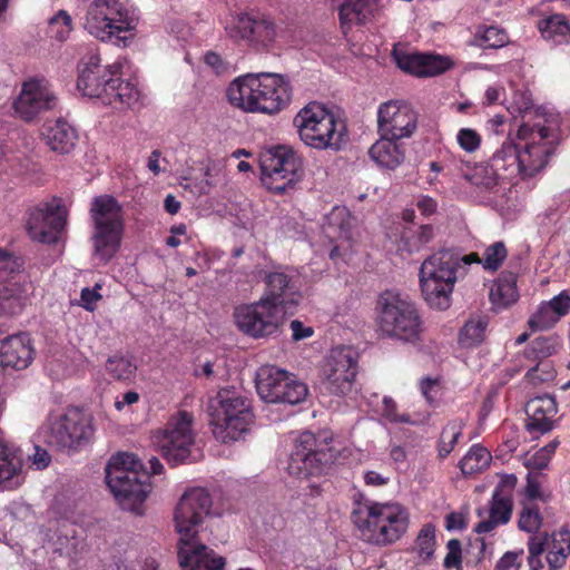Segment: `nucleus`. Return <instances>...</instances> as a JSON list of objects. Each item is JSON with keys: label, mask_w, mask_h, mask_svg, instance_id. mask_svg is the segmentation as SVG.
Instances as JSON below:
<instances>
[{"label": "nucleus", "mask_w": 570, "mask_h": 570, "mask_svg": "<svg viewBox=\"0 0 570 570\" xmlns=\"http://www.w3.org/2000/svg\"><path fill=\"white\" fill-rule=\"evenodd\" d=\"M118 69V63L102 66L97 53H89L78 65L77 88L83 96L98 98L115 109L132 107L139 100V91L131 82L116 77Z\"/></svg>", "instance_id": "1"}, {"label": "nucleus", "mask_w": 570, "mask_h": 570, "mask_svg": "<svg viewBox=\"0 0 570 570\" xmlns=\"http://www.w3.org/2000/svg\"><path fill=\"white\" fill-rule=\"evenodd\" d=\"M232 105L245 111L275 114L291 100L288 83L277 73H248L234 80L227 90Z\"/></svg>", "instance_id": "2"}, {"label": "nucleus", "mask_w": 570, "mask_h": 570, "mask_svg": "<svg viewBox=\"0 0 570 570\" xmlns=\"http://www.w3.org/2000/svg\"><path fill=\"white\" fill-rule=\"evenodd\" d=\"M375 325L385 338L406 344L422 340L423 320L416 304L409 295L386 289L376 299Z\"/></svg>", "instance_id": "3"}, {"label": "nucleus", "mask_w": 570, "mask_h": 570, "mask_svg": "<svg viewBox=\"0 0 570 570\" xmlns=\"http://www.w3.org/2000/svg\"><path fill=\"white\" fill-rule=\"evenodd\" d=\"M106 482L122 509L142 513V503L151 491L150 475L132 453H118L106 465Z\"/></svg>", "instance_id": "4"}, {"label": "nucleus", "mask_w": 570, "mask_h": 570, "mask_svg": "<svg viewBox=\"0 0 570 570\" xmlns=\"http://www.w3.org/2000/svg\"><path fill=\"white\" fill-rule=\"evenodd\" d=\"M208 413L213 434L223 443L242 439L254 423L250 401L234 389L218 391L209 400Z\"/></svg>", "instance_id": "5"}, {"label": "nucleus", "mask_w": 570, "mask_h": 570, "mask_svg": "<svg viewBox=\"0 0 570 570\" xmlns=\"http://www.w3.org/2000/svg\"><path fill=\"white\" fill-rule=\"evenodd\" d=\"M460 256L450 249L439 250L429 256L420 268V284L426 303L435 309H446L458 279Z\"/></svg>", "instance_id": "6"}, {"label": "nucleus", "mask_w": 570, "mask_h": 570, "mask_svg": "<svg viewBox=\"0 0 570 570\" xmlns=\"http://www.w3.org/2000/svg\"><path fill=\"white\" fill-rule=\"evenodd\" d=\"M301 140L316 149L338 150L345 141V125L325 106L313 102L294 118Z\"/></svg>", "instance_id": "7"}, {"label": "nucleus", "mask_w": 570, "mask_h": 570, "mask_svg": "<svg viewBox=\"0 0 570 570\" xmlns=\"http://www.w3.org/2000/svg\"><path fill=\"white\" fill-rule=\"evenodd\" d=\"M94 433L89 417L79 409L50 413L42 425L45 442L62 452H76L85 446Z\"/></svg>", "instance_id": "8"}, {"label": "nucleus", "mask_w": 570, "mask_h": 570, "mask_svg": "<svg viewBox=\"0 0 570 570\" xmlns=\"http://www.w3.org/2000/svg\"><path fill=\"white\" fill-rule=\"evenodd\" d=\"M365 517L358 523V537L367 543L389 546L396 542L407 530L409 514L397 504L372 503L365 508Z\"/></svg>", "instance_id": "9"}, {"label": "nucleus", "mask_w": 570, "mask_h": 570, "mask_svg": "<svg viewBox=\"0 0 570 570\" xmlns=\"http://www.w3.org/2000/svg\"><path fill=\"white\" fill-rule=\"evenodd\" d=\"M89 2L79 17L83 29L95 38L115 43L124 41L120 35L134 28V20L118 0H81Z\"/></svg>", "instance_id": "10"}, {"label": "nucleus", "mask_w": 570, "mask_h": 570, "mask_svg": "<svg viewBox=\"0 0 570 570\" xmlns=\"http://www.w3.org/2000/svg\"><path fill=\"white\" fill-rule=\"evenodd\" d=\"M335 459L336 451L327 436L305 431L296 440L287 469L296 478L318 476L327 473Z\"/></svg>", "instance_id": "11"}, {"label": "nucleus", "mask_w": 570, "mask_h": 570, "mask_svg": "<svg viewBox=\"0 0 570 570\" xmlns=\"http://www.w3.org/2000/svg\"><path fill=\"white\" fill-rule=\"evenodd\" d=\"M91 217L95 223L92 235L95 255L107 263L120 246L121 207L114 197L99 196L92 202Z\"/></svg>", "instance_id": "12"}, {"label": "nucleus", "mask_w": 570, "mask_h": 570, "mask_svg": "<svg viewBox=\"0 0 570 570\" xmlns=\"http://www.w3.org/2000/svg\"><path fill=\"white\" fill-rule=\"evenodd\" d=\"M212 507V497L204 488H191L181 494L174 511L179 544L198 541V534L203 530L205 520L210 515Z\"/></svg>", "instance_id": "13"}, {"label": "nucleus", "mask_w": 570, "mask_h": 570, "mask_svg": "<svg viewBox=\"0 0 570 570\" xmlns=\"http://www.w3.org/2000/svg\"><path fill=\"white\" fill-rule=\"evenodd\" d=\"M256 390L266 403L298 404L308 393L307 386L285 370L265 365L256 373Z\"/></svg>", "instance_id": "14"}, {"label": "nucleus", "mask_w": 570, "mask_h": 570, "mask_svg": "<svg viewBox=\"0 0 570 570\" xmlns=\"http://www.w3.org/2000/svg\"><path fill=\"white\" fill-rule=\"evenodd\" d=\"M194 416L187 411H179L171 416L164 430L154 435V443L161 455L171 464L185 463L191 454L195 434L191 430Z\"/></svg>", "instance_id": "15"}, {"label": "nucleus", "mask_w": 570, "mask_h": 570, "mask_svg": "<svg viewBox=\"0 0 570 570\" xmlns=\"http://www.w3.org/2000/svg\"><path fill=\"white\" fill-rule=\"evenodd\" d=\"M262 180L276 194H282L302 176V160L286 146H278L261 155Z\"/></svg>", "instance_id": "16"}, {"label": "nucleus", "mask_w": 570, "mask_h": 570, "mask_svg": "<svg viewBox=\"0 0 570 570\" xmlns=\"http://www.w3.org/2000/svg\"><path fill=\"white\" fill-rule=\"evenodd\" d=\"M285 311L275 304L268 303V298L236 307L234 317L238 328L252 337H265L273 335L285 320Z\"/></svg>", "instance_id": "17"}, {"label": "nucleus", "mask_w": 570, "mask_h": 570, "mask_svg": "<svg viewBox=\"0 0 570 570\" xmlns=\"http://www.w3.org/2000/svg\"><path fill=\"white\" fill-rule=\"evenodd\" d=\"M323 383L333 394H346L352 391L356 377V348L353 346H336L325 360Z\"/></svg>", "instance_id": "18"}, {"label": "nucleus", "mask_w": 570, "mask_h": 570, "mask_svg": "<svg viewBox=\"0 0 570 570\" xmlns=\"http://www.w3.org/2000/svg\"><path fill=\"white\" fill-rule=\"evenodd\" d=\"M67 224V210L61 199L53 198L31 210L27 230L32 240L55 244Z\"/></svg>", "instance_id": "19"}, {"label": "nucleus", "mask_w": 570, "mask_h": 570, "mask_svg": "<svg viewBox=\"0 0 570 570\" xmlns=\"http://www.w3.org/2000/svg\"><path fill=\"white\" fill-rule=\"evenodd\" d=\"M57 104L58 98L47 82L39 79H29L22 83L12 108L18 118L23 121H32L42 112L56 108Z\"/></svg>", "instance_id": "20"}, {"label": "nucleus", "mask_w": 570, "mask_h": 570, "mask_svg": "<svg viewBox=\"0 0 570 570\" xmlns=\"http://www.w3.org/2000/svg\"><path fill=\"white\" fill-rule=\"evenodd\" d=\"M377 128L394 139L410 138L417 128V114L403 100L383 102L377 110Z\"/></svg>", "instance_id": "21"}, {"label": "nucleus", "mask_w": 570, "mask_h": 570, "mask_svg": "<svg viewBox=\"0 0 570 570\" xmlns=\"http://www.w3.org/2000/svg\"><path fill=\"white\" fill-rule=\"evenodd\" d=\"M265 291L262 298H268V303L275 304L285 311L292 313L298 304L301 294L292 278L282 272L265 273Z\"/></svg>", "instance_id": "22"}, {"label": "nucleus", "mask_w": 570, "mask_h": 570, "mask_svg": "<svg viewBox=\"0 0 570 570\" xmlns=\"http://www.w3.org/2000/svg\"><path fill=\"white\" fill-rule=\"evenodd\" d=\"M550 137H552L551 130L547 127H540L538 129V140L525 144L521 151L523 177H532L546 167L556 148V142L549 140Z\"/></svg>", "instance_id": "23"}, {"label": "nucleus", "mask_w": 570, "mask_h": 570, "mask_svg": "<svg viewBox=\"0 0 570 570\" xmlns=\"http://www.w3.org/2000/svg\"><path fill=\"white\" fill-rule=\"evenodd\" d=\"M33 347L28 334L10 335L1 341L0 364L4 368L24 370L33 360Z\"/></svg>", "instance_id": "24"}, {"label": "nucleus", "mask_w": 570, "mask_h": 570, "mask_svg": "<svg viewBox=\"0 0 570 570\" xmlns=\"http://www.w3.org/2000/svg\"><path fill=\"white\" fill-rule=\"evenodd\" d=\"M179 563L183 570H223L224 559L199 541L179 544Z\"/></svg>", "instance_id": "25"}, {"label": "nucleus", "mask_w": 570, "mask_h": 570, "mask_svg": "<svg viewBox=\"0 0 570 570\" xmlns=\"http://www.w3.org/2000/svg\"><path fill=\"white\" fill-rule=\"evenodd\" d=\"M525 413L528 415L527 429L530 432H549L553 425L552 419L557 413L556 400L548 394L533 397L525 404Z\"/></svg>", "instance_id": "26"}, {"label": "nucleus", "mask_w": 570, "mask_h": 570, "mask_svg": "<svg viewBox=\"0 0 570 570\" xmlns=\"http://www.w3.org/2000/svg\"><path fill=\"white\" fill-rule=\"evenodd\" d=\"M32 289L26 276L4 284L0 289V312L10 316L20 314L29 303Z\"/></svg>", "instance_id": "27"}, {"label": "nucleus", "mask_w": 570, "mask_h": 570, "mask_svg": "<svg viewBox=\"0 0 570 570\" xmlns=\"http://www.w3.org/2000/svg\"><path fill=\"white\" fill-rule=\"evenodd\" d=\"M386 135H381L368 149L371 160L380 168L394 170L401 166L405 159V148L403 144L397 142Z\"/></svg>", "instance_id": "28"}, {"label": "nucleus", "mask_w": 570, "mask_h": 570, "mask_svg": "<svg viewBox=\"0 0 570 570\" xmlns=\"http://www.w3.org/2000/svg\"><path fill=\"white\" fill-rule=\"evenodd\" d=\"M42 136L48 147L61 155L69 154L78 139L76 129L63 119L48 122Z\"/></svg>", "instance_id": "29"}, {"label": "nucleus", "mask_w": 570, "mask_h": 570, "mask_svg": "<svg viewBox=\"0 0 570 570\" xmlns=\"http://www.w3.org/2000/svg\"><path fill=\"white\" fill-rule=\"evenodd\" d=\"M491 165L502 179L523 176L521 150L513 139H505L491 158Z\"/></svg>", "instance_id": "30"}, {"label": "nucleus", "mask_w": 570, "mask_h": 570, "mask_svg": "<svg viewBox=\"0 0 570 570\" xmlns=\"http://www.w3.org/2000/svg\"><path fill=\"white\" fill-rule=\"evenodd\" d=\"M21 469V451L0 443V484H4L7 488L19 485Z\"/></svg>", "instance_id": "31"}, {"label": "nucleus", "mask_w": 570, "mask_h": 570, "mask_svg": "<svg viewBox=\"0 0 570 570\" xmlns=\"http://www.w3.org/2000/svg\"><path fill=\"white\" fill-rule=\"evenodd\" d=\"M519 298L517 289V275L512 272H502L490 288V301L495 309L507 308Z\"/></svg>", "instance_id": "32"}, {"label": "nucleus", "mask_w": 570, "mask_h": 570, "mask_svg": "<svg viewBox=\"0 0 570 570\" xmlns=\"http://www.w3.org/2000/svg\"><path fill=\"white\" fill-rule=\"evenodd\" d=\"M538 28L542 37L553 43H563L570 38V24L562 14H552L540 20Z\"/></svg>", "instance_id": "33"}, {"label": "nucleus", "mask_w": 570, "mask_h": 570, "mask_svg": "<svg viewBox=\"0 0 570 570\" xmlns=\"http://www.w3.org/2000/svg\"><path fill=\"white\" fill-rule=\"evenodd\" d=\"M570 552V532L561 529L553 532L550 538V547H548L547 561L551 569L561 568Z\"/></svg>", "instance_id": "34"}, {"label": "nucleus", "mask_w": 570, "mask_h": 570, "mask_svg": "<svg viewBox=\"0 0 570 570\" xmlns=\"http://www.w3.org/2000/svg\"><path fill=\"white\" fill-rule=\"evenodd\" d=\"M463 177L481 191L492 190L499 184V179H501L500 174L497 173L491 164L475 165L463 173Z\"/></svg>", "instance_id": "35"}, {"label": "nucleus", "mask_w": 570, "mask_h": 570, "mask_svg": "<svg viewBox=\"0 0 570 570\" xmlns=\"http://www.w3.org/2000/svg\"><path fill=\"white\" fill-rule=\"evenodd\" d=\"M488 321L478 316L469 320L460 331L459 340L462 346L470 347L480 344L485 336Z\"/></svg>", "instance_id": "36"}, {"label": "nucleus", "mask_w": 570, "mask_h": 570, "mask_svg": "<svg viewBox=\"0 0 570 570\" xmlns=\"http://www.w3.org/2000/svg\"><path fill=\"white\" fill-rule=\"evenodd\" d=\"M432 225H421L416 229H409L403 235L404 247L409 253H417L434 239Z\"/></svg>", "instance_id": "37"}, {"label": "nucleus", "mask_w": 570, "mask_h": 570, "mask_svg": "<svg viewBox=\"0 0 570 570\" xmlns=\"http://www.w3.org/2000/svg\"><path fill=\"white\" fill-rule=\"evenodd\" d=\"M490 460L491 455L485 448L473 445L460 461V468L464 474H473L485 469Z\"/></svg>", "instance_id": "38"}, {"label": "nucleus", "mask_w": 570, "mask_h": 570, "mask_svg": "<svg viewBox=\"0 0 570 570\" xmlns=\"http://www.w3.org/2000/svg\"><path fill=\"white\" fill-rule=\"evenodd\" d=\"M106 371L116 380L127 381L135 376L136 365L122 355H112L106 362Z\"/></svg>", "instance_id": "39"}, {"label": "nucleus", "mask_w": 570, "mask_h": 570, "mask_svg": "<svg viewBox=\"0 0 570 570\" xmlns=\"http://www.w3.org/2000/svg\"><path fill=\"white\" fill-rule=\"evenodd\" d=\"M489 514L503 524L508 523L512 514V500L509 494H501L494 490L490 502Z\"/></svg>", "instance_id": "40"}, {"label": "nucleus", "mask_w": 570, "mask_h": 570, "mask_svg": "<svg viewBox=\"0 0 570 570\" xmlns=\"http://www.w3.org/2000/svg\"><path fill=\"white\" fill-rule=\"evenodd\" d=\"M463 423L462 421L455 420L450 422L441 433L439 443V455L445 458L451 453L456 444L459 438L462 434Z\"/></svg>", "instance_id": "41"}, {"label": "nucleus", "mask_w": 570, "mask_h": 570, "mask_svg": "<svg viewBox=\"0 0 570 570\" xmlns=\"http://www.w3.org/2000/svg\"><path fill=\"white\" fill-rule=\"evenodd\" d=\"M22 267L23 263L20 258L0 247V283L7 284L18 279L21 275L14 276L13 274H19Z\"/></svg>", "instance_id": "42"}, {"label": "nucleus", "mask_w": 570, "mask_h": 570, "mask_svg": "<svg viewBox=\"0 0 570 570\" xmlns=\"http://www.w3.org/2000/svg\"><path fill=\"white\" fill-rule=\"evenodd\" d=\"M519 529L528 533L539 532L542 525V515L535 504H523L519 521Z\"/></svg>", "instance_id": "43"}, {"label": "nucleus", "mask_w": 570, "mask_h": 570, "mask_svg": "<svg viewBox=\"0 0 570 570\" xmlns=\"http://www.w3.org/2000/svg\"><path fill=\"white\" fill-rule=\"evenodd\" d=\"M508 256V249L503 242H495L488 246L483 253L481 264L487 271H498Z\"/></svg>", "instance_id": "44"}, {"label": "nucleus", "mask_w": 570, "mask_h": 570, "mask_svg": "<svg viewBox=\"0 0 570 570\" xmlns=\"http://www.w3.org/2000/svg\"><path fill=\"white\" fill-rule=\"evenodd\" d=\"M277 37V29L274 22L267 19L255 20L253 27V37H250L252 43L267 47Z\"/></svg>", "instance_id": "45"}, {"label": "nucleus", "mask_w": 570, "mask_h": 570, "mask_svg": "<svg viewBox=\"0 0 570 570\" xmlns=\"http://www.w3.org/2000/svg\"><path fill=\"white\" fill-rule=\"evenodd\" d=\"M72 31V18L66 10H59L49 20V32L59 41H65Z\"/></svg>", "instance_id": "46"}, {"label": "nucleus", "mask_w": 570, "mask_h": 570, "mask_svg": "<svg viewBox=\"0 0 570 570\" xmlns=\"http://www.w3.org/2000/svg\"><path fill=\"white\" fill-rule=\"evenodd\" d=\"M559 321L546 302H542L530 316L528 325L532 331H542L552 327Z\"/></svg>", "instance_id": "47"}, {"label": "nucleus", "mask_w": 570, "mask_h": 570, "mask_svg": "<svg viewBox=\"0 0 570 570\" xmlns=\"http://www.w3.org/2000/svg\"><path fill=\"white\" fill-rule=\"evenodd\" d=\"M254 22L255 19L249 16L239 14L234 18L228 26H226V32L230 38L250 41V37H253Z\"/></svg>", "instance_id": "48"}, {"label": "nucleus", "mask_w": 570, "mask_h": 570, "mask_svg": "<svg viewBox=\"0 0 570 570\" xmlns=\"http://www.w3.org/2000/svg\"><path fill=\"white\" fill-rule=\"evenodd\" d=\"M397 66L414 76L423 77V53H394Z\"/></svg>", "instance_id": "49"}, {"label": "nucleus", "mask_w": 570, "mask_h": 570, "mask_svg": "<svg viewBox=\"0 0 570 570\" xmlns=\"http://www.w3.org/2000/svg\"><path fill=\"white\" fill-rule=\"evenodd\" d=\"M420 557L423 560L430 559L434 553L435 528L432 524H425L416 539Z\"/></svg>", "instance_id": "50"}, {"label": "nucleus", "mask_w": 570, "mask_h": 570, "mask_svg": "<svg viewBox=\"0 0 570 570\" xmlns=\"http://www.w3.org/2000/svg\"><path fill=\"white\" fill-rule=\"evenodd\" d=\"M423 77H433L440 75L452 67V62L449 58L439 55L423 53Z\"/></svg>", "instance_id": "51"}, {"label": "nucleus", "mask_w": 570, "mask_h": 570, "mask_svg": "<svg viewBox=\"0 0 570 570\" xmlns=\"http://www.w3.org/2000/svg\"><path fill=\"white\" fill-rule=\"evenodd\" d=\"M338 17L342 32L347 37L353 31L356 21V1L345 0L338 7Z\"/></svg>", "instance_id": "52"}, {"label": "nucleus", "mask_w": 570, "mask_h": 570, "mask_svg": "<svg viewBox=\"0 0 570 570\" xmlns=\"http://www.w3.org/2000/svg\"><path fill=\"white\" fill-rule=\"evenodd\" d=\"M480 39L484 47L492 49L502 48L509 41L507 32L494 26L485 28L480 35Z\"/></svg>", "instance_id": "53"}, {"label": "nucleus", "mask_w": 570, "mask_h": 570, "mask_svg": "<svg viewBox=\"0 0 570 570\" xmlns=\"http://www.w3.org/2000/svg\"><path fill=\"white\" fill-rule=\"evenodd\" d=\"M381 14L379 0H358V23L375 20Z\"/></svg>", "instance_id": "54"}, {"label": "nucleus", "mask_w": 570, "mask_h": 570, "mask_svg": "<svg viewBox=\"0 0 570 570\" xmlns=\"http://www.w3.org/2000/svg\"><path fill=\"white\" fill-rule=\"evenodd\" d=\"M347 212L344 207H335L330 216L331 225L338 227V238L350 240L352 238V230L350 224L344 222Z\"/></svg>", "instance_id": "55"}, {"label": "nucleus", "mask_w": 570, "mask_h": 570, "mask_svg": "<svg viewBox=\"0 0 570 570\" xmlns=\"http://www.w3.org/2000/svg\"><path fill=\"white\" fill-rule=\"evenodd\" d=\"M458 142L468 153H473L480 147V135L470 128H463L458 134Z\"/></svg>", "instance_id": "56"}, {"label": "nucleus", "mask_w": 570, "mask_h": 570, "mask_svg": "<svg viewBox=\"0 0 570 570\" xmlns=\"http://www.w3.org/2000/svg\"><path fill=\"white\" fill-rule=\"evenodd\" d=\"M382 415L391 423H413L409 414H397L396 403L386 396L383 399Z\"/></svg>", "instance_id": "57"}, {"label": "nucleus", "mask_w": 570, "mask_h": 570, "mask_svg": "<svg viewBox=\"0 0 570 570\" xmlns=\"http://www.w3.org/2000/svg\"><path fill=\"white\" fill-rule=\"evenodd\" d=\"M446 548L448 553L444 558L443 566L446 569L460 567L462 561L461 541L459 539H451Z\"/></svg>", "instance_id": "58"}, {"label": "nucleus", "mask_w": 570, "mask_h": 570, "mask_svg": "<svg viewBox=\"0 0 570 570\" xmlns=\"http://www.w3.org/2000/svg\"><path fill=\"white\" fill-rule=\"evenodd\" d=\"M550 547V537L547 532L532 533L528 541V551L532 556H541L543 552H548Z\"/></svg>", "instance_id": "59"}, {"label": "nucleus", "mask_w": 570, "mask_h": 570, "mask_svg": "<svg viewBox=\"0 0 570 570\" xmlns=\"http://www.w3.org/2000/svg\"><path fill=\"white\" fill-rule=\"evenodd\" d=\"M546 303L559 320L570 311V296L564 292Z\"/></svg>", "instance_id": "60"}, {"label": "nucleus", "mask_w": 570, "mask_h": 570, "mask_svg": "<svg viewBox=\"0 0 570 570\" xmlns=\"http://www.w3.org/2000/svg\"><path fill=\"white\" fill-rule=\"evenodd\" d=\"M524 491L527 498L530 500L540 499L546 502L550 497L549 494L541 492V484L531 472L527 475V485Z\"/></svg>", "instance_id": "61"}, {"label": "nucleus", "mask_w": 570, "mask_h": 570, "mask_svg": "<svg viewBox=\"0 0 570 570\" xmlns=\"http://www.w3.org/2000/svg\"><path fill=\"white\" fill-rule=\"evenodd\" d=\"M100 285L96 284L94 288L85 287L81 291V305L87 311H94L96 307V303L101 298V295L99 293Z\"/></svg>", "instance_id": "62"}, {"label": "nucleus", "mask_w": 570, "mask_h": 570, "mask_svg": "<svg viewBox=\"0 0 570 570\" xmlns=\"http://www.w3.org/2000/svg\"><path fill=\"white\" fill-rule=\"evenodd\" d=\"M523 553V550L519 552H505L503 557L498 561L494 570H520L521 563L518 562V558Z\"/></svg>", "instance_id": "63"}, {"label": "nucleus", "mask_w": 570, "mask_h": 570, "mask_svg": "<svg viewBox=\"0 0 570 570\" xmlns=\"http://www.w3.org/2000/svg\"><path fill=\"white\" fill-rule=\"evenodd\" d=\"M550 460L551 456L540 449L525 462V466L530 470H543L549 465Z\"/></svg>", "instance_id": "64"}]
</instances>
